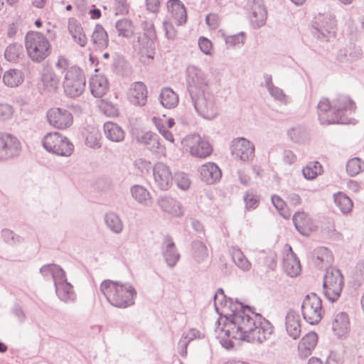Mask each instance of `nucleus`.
Listing matches in <instances>:
<instances>
[{
	"label": "nucleus",
	"instance_id": "9b49d317",
	"mask_svg": "<svg viewBox=\"0 0 364 364\" xmlns=\"http://www.w3.org/2000/svg\"><path fill=\"white\" fill-rule=\"evenodd\" d=\"M21 148V143L16 136L8 133H0V161L18 156Z\"/></svg>",
	"mask_w": 364,
	"mask_h": 364
},
{
	"label": "nucleus",
	"instance_id": "bb28decb",
	"mask_svg": "<svg viewBox=\"0 0 364 364\" xmlns=\"http://www.w3.org/2000/svg\"><path fill=\"white\" fill-rule=\"evenodd\" d=\"M130 193L134 200L139 204L150 207L152 205V197L144 186L141 185H134L130 188Z\"/></svg>",
	"mask_w": 364,
	"mask_h": 364
},
{
	"label": "nucleus",
	"instance_id": "f257e3e1",
	"mask_svg": "<svg viewBox=\"0 0 364 364\" xmlns=\"http://www.w3.org/2000/svg\"><path fill=\"white\" fill-rule=\"evenodd\" d=\"M241 310L226 317L225 323L220 329L218 339L222 346L231 350L234 347L232 338L247 342L263 343L273 332L271 323L255 313L250 306L240 304Z\"/></svg>",
	"mask_w": 364,
	"mask_h": 364
},
{
	"label": "nucleus",
	"instance_id": "338daca9",
	"mask_svg": "<svg viewBox=\"0 0 364 364\" xmlns=\"http://www.w3.org/2000/svg\"><path fill=\"white\" fill-rule=\"evenodd\" d=\"M244 200L245 202V205L247 209H254L257 207L259 203V200L257 196L254 195L251 193H247L244 196Z\"/></svg>",
	"mask_w": 364,
	"mask_h": 364
},
{
	"label": "nucleus",
	"instance_id": "a18cd8bd",
	"mask_svg": "<svg viewBox=\"0 0 364 364\" xmlns=\"http://www.w3.org/2000/svg\"><path fill=\"white\" fill-rule=\"evenodd\" d=\"M314 254L316 257L315 263L317 266L330 264L333 262V256L330 250L326 247H318L314 250Z\"/></svg>",
	"mask_w": 364,
	"mask_h": 364
},
{
	"label": "nucleus",
	"instance_id": "58836bf2",
	"mask_svg": "<svg viewBox=\"0 0 364 364\" xmlns=\"http://www.w3.org/2000/svg\"><path fill=\"white\" fill-rule=\"evenodd\" d=\"M41 80L43 85L50 91H56L60 83V79L58 77L56 73L50 68L43 70Z\"/></svg>",
	"mask_w": 364,
	"mask_h": 364
},
{
	"label": "nucleus",
	"instance_id": "de8ad7c7",
	"mask_svg": "<svg viewBox=\"0 0 364 364\" xmlns=\"http://www.w3.org/2000/svg\"><path fill=\"white\" fill-rule=\"evenodd\" d=\"M192 249L193 257L198 263L208 257L207 247L202 242L198 240L193 242Z\"/></svg>",
	"mask_w": 364,
	"mask_h": 364
},
{
	"label": "nucleus",
	"instance_id": "4d7b16f0",
	"mask_svg": "<svg viewBox=\"0 0 364 364\" xmlns=\"http://www.w3.org/2000/svg\"><path fill=\"white\" fill-rule=\"evenodd\" d=\"M14 114V108L7 103H0V122L9 120Z\"/></svg>",
	"mask_w": 364,
	"mask_h": 364
},
{
	"label": "nucleus",
	"instance_id": "864d4df0",
	"mask_svg": "<svg viewBox=\"0 0 364 364\" xmlns=\"http://www.w3.org/2000/svg\"><path fill=\"white\" fill-rule=\"evenodd\" d=\"M21 46L16 44H10L7 46L5 50L4 56L8 61L16 60L19 55Z\"/></svg>",
	"mask_w": 364,
	"mask_h": 364
},
{
	"label": "nucleus",
	"instance_id": "2f4dec72",
	"mask_svg": "<svg viewBox=\"0 0 364 364\" xmlns=\"http://www.w3.org/2000/svg\"><path fill=\"white\" fill-rule=\"evenodd\" d=\"M334 109L338 116L342 118L344 112H354L356 106L355 103L347 95H338L333 100Z\"/></svg>",
	"mask_w": 364,
	"mask_h": 364
},
{
	"label": "nucleus",
	"instance_id": "79ce46f5",
	"mask_svg": "<svg viewBox=\"0 0 364 364\" xmlns=\"http://www.w3.org/2000/svg\"><path fill=\"white\" fill-rule=\"evenodd\" d=\"M115 28L118 32L119 36L129 38L132 37L134 33L133 23L127 18H122L117 21L115 23Z\"/></svg>",
	"mask_w": 364,
	"mask_h": 364
},
{
	"label": "nucleus",
	"instance_id": "393cba45",
	"mask_svg": "<svg viewBox=\"0 0 364 364\" xmlns=\"http://www.w3.org/2000/svg\"><path fill=\"white\" fill-rule=\"evenodd\" d=\"M167 9L178 26L186 23L187 14L183 4L179 0H168Z\"/></svg>",
	"mask_w": 364,
	"mask_h": 364
},
{
	"label": "nucleus",
	"instance_id": "4468645a",
	"mask_svg": "<svg viewBox=\"0 0 364 364\" xmlns=\"http://www.w3.org/2000/svg\"><path fill=\"white\" fill-rule=\"evenodd\" d=\"M47 119L50 125L65 129L73 124V117L71 112L64 108L53 107L47 112Z\"/></svg>",
	"mask_w": 364,
	"mask_h": 364
},
{
	"label": "nucleus",
	"instance_id": "f3484780",
	"mask_svg": "<svg viewBox=\"0 0 364 364\" xmlns=\"http://www.w3.org/2000/svg\"><path fill=\"white\" fill-rule=\"evenodd\" d=\"M250 21L254 28L263 26L267 20V11L263 0H249Z\"/></svg>",
	"mask_w": 364,
	"mask_h": 364
},
{
	"label": "nucleus",
	"instance_id": "680f3d73",
	"mask_svg": "<svg viewBox=\"0 0 364 364\" xmlns=\"http://www.w3.org/2000/svg\"><path fill=\"white\" fill-rule=\"evenodd\" d=\"M163 28L165 31L166 37L168 40H174L176 38L178 32L171 22L164 21L163 22Z\"/></svg>",
	"mask_w": 364,
	"mask_h": 364
},
{
	"label": "nucleus",
	"instance_id": "0eeeda50",
	"mask_svg": "<svg viewBox=\"0 0 364 364\" xmlns=\"http://www.w3.org/2000/svg\"><path fill=\"white\" fill-rule=\"evenodd\" d=\"M42 144L48 151L59 156H69L74 151L73 144L58 132L48 133L43 137Z\"/></svg>",
	"mask_w": 364,
	"mask_h": 364
},
{
	"label": "nucleus",
	"instance_id": "c9c22d12",
	"mask_svg": "<svg viewBox=\"0 0 364 364\" xmlns=\"http://www.w3.org/2000/svg\"><path fill=\"white\" fill-rule=\"evenodd\" d=\"M293 223L296 229L303 235L308 236L311 232L309 218L304 213L297 212L293 216Z\"/></svg>",
	"mask_w": 364,
	"mask_h": 364
},
{
	"label": "nucleus",
	"instance_id": "6e6552de",
	"mask_svg": "<svg viewBox=\"0 0 364 364\" xmlns=\"http://www.w3.org/2000/svg\"><path fill=\"white\" fill-rule=\"evenodd\" d=\"M343 286V277L338 269L331 267L326 269L323 278V291L327 299L336 301L341 295Z\"/></svg>",
	"mask_w": 364,
	"mask_h": 364
},
{
	"label": "nucleus",
	"instance_id": "bf43d9fd",
	"mask_svg": "<svg viewBox=\"0 0 364 364\" xmlns=\"http://www.w3.org/2000/svg\"><path fill=\"white\" fill-rule=\"evenodd\" d=\"M175 181L177 186L182 190H187L190 187V179L184 173H177L176 175Z\"/></svg>",
	"mask_w": 364,
	"mask_h": 364
},
{
	"label": "nucleus",
	"instance_id": "423d86ee",
	"mask_svg": "<svg viewBox=\"0 0 364 364\" xmlns=\"http://www.w3.org/2000/svg\"><path fill=\"white\" fill-rule=\"evenodd\" d=\"M190 97L195 110L199 116L210 120L218 115V107L215 97L210 90Z\"/></svg>",
	"mask_w": 364,
	"mask_h": 364
},
{
	"label": "nucleus",
	"instance_id": "49530a36",
	"mask_svg": "<svg viewBox=\"0 0 364 364\" xmlns=\"http://www.w3.org/2000/svg\"><path fill=\"white\" fill-rule=\"evenodd\" d=\"M364 171V161L360 158L350 159L346 164V171L350 176H355Z\"/></svg>",
	"mask_w": 364,
	"mask_h": 364
},
{
	"label": "nucleus",
	"instance_id": "ea45409f",
	"mask_svg": "<svg viewBox=\"0 0 364 364\" xmlns=\"http://www.w3.org/2000/svg\"><path fill=\"white\" fill-rule=\"evenodd\" d=\"M23 81V73L17 69L9 70L3 75V82L8 87H17Z\"/></svg>",
	"mask_w": 364,
	"mask_h": 364
},
{
	"label": "nucleus",
	"instance_id": "8fccbe9b",
	"mask_svg": "<svg viewBox=\"0 0 364 364\" xmlns=\"http://www.w3.org/2000/svg\"><path fill=\"white\" fill-rule=\"evenodd\" d=\"M269 94L275 100L279 101L284 105L289 102V97L284 93V92L277 86H274L268 90Z\"/></svg>",
	"mask_w": 364,
	"mask_h": 364
},
{
	"label": "nucleus",
	"instance_id": "9d476101",
	"mask_svg": "<svg viewBox=\"0 0 364 364\" xmlns=\"http://www.w3.org/2000/svg\"><path fill=\"white\" fill-rule=\"evenodd\" d=\"M183 143L190 151L192 156L203 159L212 153V147L210 143L198 134H191L187 136Z\"/></svg>",
	"mask_w": 364,
	"mask_h": 364
},
{
	"label": "nucleus",
	"instance_id": "2eb2a0df",
	"mask_svg": "<svg viewBox=\"0 0 364 364\" xmlns=\"http://www.w3.org/2000/svg\"><path fill=\"white\" fill-rule=\"evenodd\" d=\"M153 176L155 186L161 191L169 189L173 184L171 169L163 162H158L154 165Z\"/></svg>",
	"mask_w": 364,
	"mask_h": 364
},
{
	"label": "nucleus",
	"instance_id": "f8f14e48",
	"mask_svg": "<svg viewBox=\"0 0 364 364\" xmlns=\"http://www.w3.org/2000/svg\"><path fill=\"white\" fill-rule=\"evenodd\" d=\"M318 119L323 124H343L345 121L341 116H338L334 105L330 102L329 100L322 97L317 105Z\"/></svg>",
	"mask_w": 364,
	"mask_h": 364
},
{
	"label": "nucleus",
	"instance_id": "5701e85b",
	"mask_svg": "<svg viewBox=\"0 0 364 364\" xmlns=\"http://www.w3.org/2000/svg\"><path fill=\"white\" fill-rule=\"evenodd\" d=\"M213 301L215 309L218 313L219 312V306L224 307L228 306L229 309L232 312V314H234V310H235V312H237L242 309L240 307V304L245 306L242 303L239 302L237 299H235V303H233V299L227 298L223 289L221 288L218 289L216 293L213 296Z\"/></svg>",
	"mask_w": 364,
	"mask_h": 364
},
{
	"label": "nucleus",
	"instance_id": "e2e57ef3",
	"mask_svg": "<svg viewBox=\"0 0 364 364\" xmlns=\"http://www.w3.org/2000/svg\"><path fill=\"white\" fill-rule=\"evenodd\" d=\"M52 278L53 280L54 286L58 284V283L67 281L65 271L59 265L57 264L56 268H55L53 272Z\"/></svg>",
	"mask_w": 364,
	"mask_h": 364
},
{
	"label": "nucleus",
	"instance_id": "6ab92c4d",
	"mask_svg": "<svg viewBox=\"0 0 364 364\" xmlns=\"http://www.w3.org/2000/svg\"><path fill=\"white\" fill-rule=\"evenodd\" d=\"M129 101L138 106H144L147 102V90L142 82H136L132 84L128 92Z\"/></svg>",
	"mask_w": 364,
	"mask_h": 364
},
{
	"label": "nucleus",
	"instance_id": "cd10ccee",
	"mask_svg": "<svg viewBox=\"0 0 364 364\" xmlns=\"http://www.w3.org/2000/svg\"><path fill=\"white\" fill-rule=\"evenodd\" d=\"M68 28L73 41L81 47L85 46L87 38L80 23L75 18H70Z\"/></svg>",
	"mask_w": 364,
	"mask_h": 364
},
{
	"label": "nucleus",
	"instance_id": "7ed1b4c3",
	"mask_svg": "<svg viewBox=\"0 0 364 364\" xmlns=\"http://www.w3.org/2000/svg\"><path fill=\"white\" fill-rule=\"evenodd\" d=\"M100 289L107 301L114 307L125 309L134 304L136 291L129 283L107 279L101 283Z\"/></svg>",
	"mask_w": 364,
	"mask_h": 364
},
{
	"label": "nucleus",
	"instance_id": "0e129e2a",
	"mask_svg": "<svg viewBox=\"0 0 364 364\" xmlns=\"http://www.w3.org/2000/svg\"><path fill=\"white\" fill-rule=\"evenodd\" d=\"M156 134H154L152 132H148L146 133H144L141 136H137L136 141L139 144H143L146 146L147 148L150 146L151 144L153 139H154V136H156Z\"/></svg>",
	"mask_w": 364,
	"mask_h": 364
},
{
	"label": "nucleus",
	"instance_id": "7c9ffc66",
	"mask_svg": "<svg viewBox=\"0 0 364 364\" xmlns=\"http://www.w3.org/2000/svg\"><path fill=\"white\" fill-rule=\"evenodd\" d=\"M350 322L347 314L344 312L338 313L332 323V329L335 334L341 338L344 336L349 331Z\"/></svg>",
	"mask_w": 364,
	"mask_h": 364
},
{
	"label": "nucleus",
	"instance_id": "a211bd4d",
	"mask_svg": "<svg viewBox=\"0 0 364 364\" xmlns=\"http://www.w3.org/2000/svg\"><path fill=\"white\" fill-rule=\"evenodd\" d=\"M362 57V50L360 47L350 44L339 50L337 60L343 67L352 68L353 63Z\"/></svg>",
	"mask_w": 364,
	"mask_h": 364
},
{
	"label": "nucleus",
	"instance_id": "f03ea898",
	"mask_svg": "<svg viewBox=\"0 0 364 364\" xmlns=\"http://www.w3.org/2000/svg\"><path fill=\"white\" fill-rule=\"evenodd\" d=\"M55 67L64 75L63 87L65 95L70 98L80 96L85 89L86 78L83 70L76 65H70L68 59L60 56Z\"/></svg>",
	"mask_w": 364,
	"mask_h": 364
},
{
	"label": "nucleus",
	"instance_id": "ddd939ff",
	"mask_svg": "<svg viewBox=\"0 0 364 364\" xmlns=\"http://www.w3.org/2000/svg\"><path fill=\"white\" fill-rule=\"evenodd\" d=\"M316 33L318 38H325L328 41L335 36V18L329 14H319L314 21Z\"/></svg>",
	"mask_w": 364,
	"mask_h": 364
},
{
	"label": "nucleus",
	"instance_id": "c85d7f7f",
	"mask_svg": "<svg viewBox=\"0 0 364 364\" xmlns=\"http://www.w3.org/2000/svg\"><path fill=\"white\" fill-rule=\"evenodd\" d=\"M318 341L317 334L314 332H309L306 334L299 342L298 349L299 355L301 358H306L309 355L314 349Z\"/></svg>",
	"mask_w": 364,
	"mask_h": 364
},
{
	"label": "nucleus",
	"instance_id": "774afa93",
	"mask_svg": "<svg viewBox=\"0 0 364 364\" xmlns=\"http://www.w3.org/2000/svg\"><path fill=\"white\" fill-rule=\"evenodd\" d=\"M144 36L149 40V41H154L156 39V33L154 28V26L151 23L145 22L144 26Z\"/></svg>",
	"mask_w": 364,
	"mask_h": 364
},
{
	"label": "nucleus",
	"instance_id": "a878e982",
	"mask_svg": "<svg viewBox=\"0 0 364 364\" xmlns=\"http://www.w3.org/2000/svg\"><path fill=\"white\" fill-rule=\"evenodd\" d=\"M157 204L163 211L171 215L174 216H181L183 215V210L180 203L171 196H160L157 199Z\"/></svg>",
	"mask_w": 364,
	"mask_h": 364
},
{
	"label": "nucleus",
	"instance_id": "dca6fc26",
	"mask_svg": "<svg viewBox=\"0 0 364 364\" xmlns=\"http://www.w3.org/2000/svg\"><path fill=\"white\" fill-rule=\"evenodd\" d=\"M231 154L242 161H247L255 156V146L245 138L235 139L232 141Z\"/></svg>",
	"mask_w": 364,
	"mask_h": 364
},
{
	"label": "nucleus",
	"instance_id": "72a5a7b5",
	"mask_svg": "<svg viewBox=\"0 0 364 364\" xmlns=\"http://www.w3.org/2000/svg\"><path fill=\"white\" fill-rule=\"evenodd\" d=\"M55 292L58 297L65 303L73 302L75 299V293L73 287L68 281H65L55 285Z\"/></svg>",
	"mask_w": 364,
	"mask_h": 364
},
{
	"label": "nucleus",
	"instance_id": "b1692460",
	"mask_svg": "<svg viewBox=\"0 0 364 364\" xmlns=\"http://www.w3.org/2000/svg\"><path fill=\"white\" fill-rule=\"evenodd\" d=\"M283 269L291 277L297 276L301 272L300 262L290 246L283 258Z\"/></svg>",
	"mask_w": 364,
	"mask_h": 364
},
{
	"label": "nucleus",
	"instance_id": "39448f33",
	"mask_svg": "<svg viewBox=\"0 0 364 364\" xmlns=\"http://www.w3.org/2000/svg\"><path fill=\"white\" fill-rule=\"evenodd\" d=\"M186 82L191 95L210 90L208 75L196 65H188L186 70Z\"/></svg>",
	"mask_w": 364,
	"mask_h": 364
},
{
	"label": "nucleus",
	"instance_id": "3c124183",
	"mask_svg": "<svg viewBox=\"0 0 364 364\" xmlns=\"http://www.w3.org/2000/svg\"><path fill=\"white\" fill-rule=\"evenodd\" d=\"M1 235L4 241L10 245H15L23 241V239L20 236L8 229L3 230Z\"/></svg>",
	"mask_w": 364,
	"mask_h": 364
},
{
	"label": "nucleus",
	"instance_id": "5fc2aeb1",
	"mask_svg": "<svg viewBox=\"0 0 364 364\" xmlns=\"http://www.w3.org/2000/svg\"><path fill=\"white\" fill-rule=\"evenodd\" d=\"M245 33L240 32L235 35L226 36L225 38V43L228 46H235L237 45L242 46L245 43Z\"/></svg>",
	"mask_w": 364,
	"mask_h": 364
},
{
	"label": "nucleus",
	"instance_id": "a19ab883",
	"mask_svg": "<svg viewBox=\"0 0 364 364\" xmlns=\"http://www.w3.org/2000/svg\"><path fill=\"white\" fill-rule=\"evenodd\" d=\"M230 253L234 263L243 271H247L251 267V263L244 255L241 250L237 247H232Z\"/></svg>",
	"mask_w": 364,
	"mask_h": 364
},
{
	"label": "nucleus",
	"instance_id": "6e6d98bb",
	"mask_svg": "<svg viewBox=\"0 0 364 364\" xmlns=\"http://www.w3.org/2000/svg\"><path fill=\"white\" fill-rule=\"evenodd\" d=\"M272 202L275 207V208L279 210L280 215L284 218H288L290 216L289 212L284 211V208L286 207L285 202L278 196L274 195L272 196Z\"/></svg>",
	"mask_w": 364,
	"mask_h": 364
},
{
	"label": "nucleus",
	"instance_id": "37998d69",
	"mask_svg": "<svg viewBox=\"0 0 364 364\" xmlns=\"http://www.w3.org/2000/svg\"><path fill=\"white\" fill-rule=\"evenodd\" d=\"M333 197L336 205L343 214L348 213L351 211L353 202L349 197L341 192L334 194Z\"/></svg>",
	"mask_w": 364,
	"mask_h": 364
},
{
	"label": "nucleus",
	"instance_id": "e433bc0d",
	"mask_svg": "<svg viewBox=\"0 0 364 364\" xmlns=\"http://www.w3.org/2000/svg\"><path fill=\"white\" fill-rule=\"evenodd\" d=\"M106 227L113 233L119 234L122 232L124 225L119 215L114 212L107 213L104 216Z\"/></svg>",
	"mask_w": 364,
	"mask_h": 364
},
{
	"label": "nucleus",
	"instance_id": "4c0bfd02",
	"mask_svg": "<svg viewBox=\"0 0 364 364\" xmlns=\"http://www.w3.org/2000/svg\"><path fill=\"white\" fill-rule=\"evenodd\" d=\"M159 100L163 107L171 109L177 106L178 97L171 88L164 87L161 91Z\"/></svg>",
	"mask_w": 364,
	"mask_h": 364
},
{
	"label": "nucleus",
	"instance_id": "4be33fe9",
	"mask_svg": "<svg viewBox=\"0 0 364 364\" xmlns=\"http://www.w3.org/2000/svg\"><path fill=\"white\" fill-rule=\"evenodd\" d=\"M286 331L288 335L296 340L301 335V324L299 315L292 309H290L285 318Z\"/></svg>",
	"mask_w": 364,
	"mask_h": 364
},
{
	"label": "nucleus",
	"instance_id": "1a4fd4ad",
	"mask_svg": "<svg viewBox=\"0 0 364 364\" xmlns=\"http://www.w3.org/2000/svg\"><path fill=\"white\" fill-rule=\"evenodd\" d=\"M304 319L311 325H315L322 318L323 310L322 301L315 293L306 295L301 304Z\"/></svg>",
	"mask_w": 364,
	"mask_h": 364
},
{
	"label": "nucleus",
	"instance_id": "603ef678",
	"mask_svg": "<svg viewBox=\"0 0 364 364\" xmlns=\"http://www.w3.org/2000/svg\"><path fill=\"white\" fill-rule=\"evenodd\" d=\"M148 149L156 154L158 156H166V147L161 144L157 134L156 136H154V139H153L150 146L148 147Z\"/></svg>",
	"mask_w": 364,
	"mask_h": 364
},
{
	"label": "nucleus",
	"instance_id": "052dcab7",
	"mask_svg": "<svg viewBox=\"0 0 364 364\" xmlns=\"http://www.w3.org/2000/svg\"><path fill=\"white\" fill-rule=\"evenodd\" d=\"M198 46L200 50L205 55H211L213 46L211 41L205 37H200L198 39Z\"/></svg>",
	"mask_w": 364,
	"mask_h": 364
},
{
	"label": "nucleus",
	"instance_id": "09e8293b",
	"mask_svg": "<svg viewBox=\"0 0 364 364\" xmlns=\"http://www.w3.org/2000/svg\"><path fill=\"white\" fill-rule=\"evenodd\" d=\"M153 122L159 130V133L164 137V139L171 143L174 142V137L173 134L168 129L164 121L156 117L153 118Z\"/></svg>",
	"mask_w": 364,
	"mask_h": 364
},
{
	"label": "nucleus",
	"instance_id": "c756f323",
	"mask_svg": "<svg viewBox=\"0 0 364 364\" xmlns=\"http://www.w3.org/2000/svg\"><path fill=\"white\" fill-rule=\"evenodd\" d=\"M104 134L107 139L113 142H121L124 139L125 132L117 124L107 122L103 126Z\"/></svg>",
	"mask_w": 364,
	"mask_h": 364
},
{
	"label": "nucleus",
	"instance_id": "13d9d810",
	"mask_svg": "<svg viewBox=\"0 0 364 364\" xmlns=\"http://www.w3.org/2000/svg\"><path fill=\"white\" fill-rule=\"evenodd\" d=\"M85 143L87 146L92 149H99L101 147L100 135L97 132H92L89 133L85 139Z\"/></svg>",
	"mask_w": 364,
	"mask_h": 364
},
{
	"label": "nucleus",
	"instance_id": "473e14b6",
	"mask_svg": "<svg viewBox=\"0 0 364 364\" xmlns=\"http://www.w3.org/2000/svg\"><path fill=\"white\" fill-rule=\"evenodd\" d=\"M91 93L95 97H101L106 94L109 89L108 82L104 75H95L90 82Z\"/></svg>",
	"mask_w": 364,
	"mask_h": 364
},
{
	"label": "nucleus",
	"instance_id": "20e7f679",
	"mask_svg": "<svg viewBox=\"0 0 364 364\" xmlns=\"http://www.w3.org/2000/svg\"><path fill=\"white\" fill-rule=\"evenodd\" d=\"M25 46L29 58L40 63L51 52V46L48 38L41 33L30 31L25 37Z\"/></svg>",
	"mask_w": 364,
	"mask_h": 364
},
{
	"label": "nucleus",
	"instance_id": "c03bdc74",
	"mask_svg": "<svg viewBox=\"0 0 364 364\" xmlns=\"http://www.w3.org/2000/svg\"><path fill=\"white\" fill-rule=\"evenodd\" d=\"M289 139L298 144H303L309 139V134L306 129L302 127H296L288 131Z\"/></svg>",
	"mask_w": 364,
	"mask_h": 364
},
{
	"label": "nucleus",
	"instance_id": "aec40b11",
	"mask_svg": "<svg viewBox=\"0 0 364 364\" xmlns=\"http://www.w3.org/2000/svg\"><path fill=\"white\" fill-rule=\"evenodd\" d=\"M162 254L165 262L170 267L176 266L180 259V254L178 252L175 243L169 236L164 237L162 243Z\"/></svg>",
	"mask_w": 364,
	"mask_h": 364
},
{
	"label": "nucleus",
	"instance_id": "412c9836",
	"mask_svg": "<svg viewBox=\"0 0 364 364\" xmlns=\"http://www.w3.org/2000/svg\"><path fill=\"white\" fill-rule=\"evenodd\" d=\"M200 177L203 181L207 184H213L218 181L222 172L219 167L214 163H206L200 168Z\"/></svg>",
	"mask_w": 364,
	"mask_h": 364
},
{
	"label": "nucleus",
	"instance_id": "69168bd1",
	"mask_svg": "<svg viewBox=\"0 0 364 364\" xmlns=\"http://www.w3.org/2000/svg\"><path fill=\"white\" fill-rule=\"evenodd\" d=\"M114 8L116 15H122L128 12V4L126 0H114Z\"/></svg>",
	"mask_w": 364,
	"mask_h": 364
},
{
	"label": "nucleus",
	"instance_id": "f704fd0d",
	"mask_svg": "<svg viewBox=\"0 0 364 364\" xmlns=\"http://www.w3.org/2000/svg\"><path fill=\"white\" fill-rule=\"evenodd\" d=\"M91 41L96 48L102 50L109 44L108 35L100 24H97L91 36Z\"/></svg>",
	"mask_w": 364,
	"mask_h": 364
}]
</instances>
